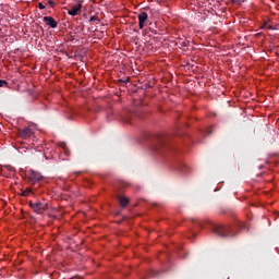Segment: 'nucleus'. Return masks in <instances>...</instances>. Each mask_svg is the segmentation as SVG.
<instances>
[{"mask_svg": "<svg viewBox=\"0 0 279 279\" xmlns=\"http://www.w3.org/2000/svg\"><path fill=\"white\" fill-rule=\"evenodd\" d=\"M151 149L153 151H157V154H163L165 151H168V149H171V146H169L165 136L157 135L153 138Z\"/></svg>", "mask_w": 279, "mask_h": 279, "instance_id": "nucleus-1", "label": "nucleus"}, {"mask_svg": "<svg viewBox=\"0 0 279 279\" xmlns=\"http://www.w3.org/2000/svg\"><path fill=\"white\" fill-rule=\"evenodd\" d=\"M213 232L218 236H235L236 235L232 227L223 226V225L214 226Z\"/></svg>", "mask_w": 279, "mask_h": 279, "instance_id": "nucleus-2", "label": "nucleus"}, {"mask_svg": "<svg viewBox=\"0 0 279 279\" xmlns=\"http://www.w3.org/2000/svg\"><path fill=\"white\" fill-rule=\"evenodd\" d=\"M28 206L37 215H43L45 213V210H47L49 208V204L45 203V202H36V203L29 202Z\"/></svg>", "mask_w": 279, "mask_h": 279, "instance_id": "nucleus-3", "label": "nucleus"}, {"mask_svg": "<svg viewBox=\"0 0 279 279\" xmlns=\"http://www.w3.org/2000/svg\"><path fill=\"white\" fill-rule=\"evenodd\" d=\"M147 19H149V15L147 14V12H141L138 14L140 29H143V27H145V23H147Z\"/></svg>", "mask_w": 279, "mask_h": 279, "instance_id": "nucleus-4", "label": "nucleus"}, {"mask_svg": "<svg viewBox=\"0 0 279 279\" xmlns=\"http://www.w3.org/2000/svg\"><path fill=\"white\" fill-rule=\"evenodd\" d=\"M28 180L33 183L36 184V182H40V180H43V177L40 175L39 172H36L34 170L31 171L29 175H28Z\"/></svg>", "mask_w": 279, "mask_h": 279, "instance_id": "nucleus-5", "label": "nucleus"}, {"mask_svg": "<svg viewBox=\"0 0 279 279\" xmlns=\"http://www.w3.org/2000/svg\"><path fill=\"white\" fill-rule=\"evenodd\" d=\"M44 21L47 25H49V27H52V29H56V27H58V22H56V20L51 16H45Z\"/></svg>", "mask_w": 279, "mask_h": 279, "instance_id": "nucleus-6", "label": "nucleus"}, {"mask_svg": "<svg viewBox=\"0 0 279 279\" xmlns=\"http://www.w3.org/2000/svg\"><path fill=\"white\" fill-rule=\"evenodd\" d=\"M19 134L22 138H29L34 132H32V129L26 128L24 130H20Z\"/></svg>", "mask_w": 279, "mask_h": 279, "instance_id": "nucleus-7", "label": "nucleus"}, {"mask_svg": "<svg viewBox=\"0 0 279 279\" xmlns=\"http://www.w3.org/2000/svg\"><path fill=\"white\" fill-rule=\"evenodd\" d=\"M82 10V4L73 5L69 11L68 14L70 16H77V13Z\"/></svg>", "mask_w": 279, "mask_h": 279, "instance_id": "nucleus-8", "label": "nucleus"}, {"mask_svg": "<svg viewBox=\"0 0 279 279\" xmlns=\"http://www.w3.org/2000/svg\"><path fill=\"white\" fill-rule=\"evenodd\" d=\"M119 204L122 206V208H125L130 204V199L125 196H122L119 198Z\"/></svg>", "mask_w": 279, "mask_h": 279, "instance_id": "nucleus-9", "label": "nucleus"}, {"mask_svg": "<svg viewBox=\"0 0 279 279\" xmlns=\"http://www.w3.org/2000/svg\"><path fill=\"white\" fill-rule=\"evenodd\" d=\"M32 193V189H26L24 192H22L23 197H28V195Z\"/></svg>", "mask_w": 279, "mask_h": 279, "instance_id": "nucleus-10", "label": "nucleus"}, {"mask_svg": "<svg viewBox=\"0 0 279 279\" xmlns=\"http://www.w3.org/2000/svg\"><path fill=\"white\" fill-rule=\"evenodd\" d=\"M3 86H8V81L0 80V88H3Z\"/></svg>", "mask_w": 279, "mask_h": 279, "instance_id": "nucleus-11", "label": "nucleus"}, {"mask_svg": "<svg viewBox=\"0 0 279 279\" xmlns=\"http://www.w3.org/2000/svg\"><path fill=\"white\" fill-rule=\"evenodd\" d=\"M238 227H239L241 230H243V229L246 228V225H245V222H238Z\"/></svg>", "mask_w": 279, "mask_h": 279, "instance_id": "nucleus-12", "label": "nucleus"}, {"mask_svg": "<svg viewBox=\"0 0 279 279\" xmlns=\"http://www.w3.org/2000/svg\"><path fill=\"white\" fill-rule=\"evenodd\" d=\"M94 21H97L99 23V17H97L96 15L92 16L89 19V23H93Z\"/></svg>", "mask_w": 279, "mask_h": 279, "instance_id": "nucleus-13", "label": "nucleus"}, {"mask_svg": "<svg viewBox=\"0 0 279 279\" xmlns=\"http://www.w3.org/2000/svg\"><path fill=\"white\" fill-rule=\"evenodd\" d=\"M233 3H238V4H241V3H245V0H232Z\"/></svg>", "mask_w": 279, "mask_h": 279, "instance_id": "nucleus-14", "label": "nucleus"}, {"mask_svg": "<svg viewBox=\"0 0 279 279\" xmlns=\"http://www.w3.org/2000/svg\"><path fill=\"white\" fill-rule=\"evenodd\" d=\"M38 8H39V10H45V4H43V2H39Z\"/></svg>", "mask_w": 279, "mask_h": 279, "instance_id": "nucleus-15", "label": "nucleus"}, {"mask_svg": "<svg viewBox=\"0 0 279 279\" xmlns=\"http://www.w3.org/2000/svg\"><path fill=\"white\" fill-rule=\"evenodd\" d=\"M48 4L50 5V8H53V7L56 5V2L49 0V1H48Z\"/></svg>", "mask_w": 279, "mask_h": 279, "instance_id": "nucleus-16", "label": "nucleus"}, {"mask_svg": "<svg viewBox=\"0 0 279 279\" xmlns=\"http://www.w3.org/2000/svg\"><path fill=\"white\" fill-rule=\"evenodd\" d=\"M186 169H187V167L183 166V168L181 169L182 173H186Z\"/></svg>", "mask_w": 279, "mask_h": 279, "instance_id": "nucleus-17", "label": "nucleus"}, {"mask_svg": "<svg viewBox=\"0 0 279 279\" xmlns=\"http://www.w3.org/2000/svg\"><path fill=\"white\" fill-rule=\"evenodd\" d=\"M268 29H274V26H268Z\"/></svg>", "mask_w": 279, "mask_h": 279, "instance_id": "nucleus-18", "label": "nucleus"}, {"mask_svg": "<svg viewBox=\"0 0 279 279\" xmlns=\"http://www.w3.org/2000/svg\"><path fill=\"white\" fill-rule=\"evenodd\" d=\"M120 82H121L122 84H125V81H123V80H120Z\"/></svg>", "mask_w": 279, "mask_h": 279, "instance_id": "nucleus-19", "label": "nucleus"}, {"mask_svg": "<svg viewBox=\"0 0 279 279\" xmlns=\"http://www.w3.org/2000/svg\"><path fill=\"white\" fill-rule=\"evenodd\" d=\"M125 122H126V123H130V119H126Z\"/></svg>", "mask_w": 279, "mask_h": 279, "instance_id": "nucleus-20", "label": "nucleus"}, {"mask_svg": "<svg viewBox=\"0 0 279 279\" xmlns=\"http://www.w3.org/2000/svg\"><path fill=\"white\" fill-rule=\"evenodd\" d=\"M207 134H213V131H208V133Z\"/></svg>", "mask_w": 279, "mask_h": 279, "instance_id": "nucleus-21", "label": "nucleus"}]
</instances>
